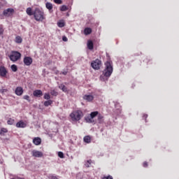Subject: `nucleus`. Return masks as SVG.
Listing matches in <instances>:
<instances>
[{
  "label": "nucleus",
  "mask_w": 179,
  "mask_h": 179,
  "mask_svg": "<svg viewBox=\"0 0 179 179\" xmlns=\"http://www.w3.org/2000/svg\"><path fill=\"white\" fill-rule=\"evenodd\" d=\"M105 69L103 71L102 75L100 76V80L104 82L107 80L113 73V63L111 62H106L105 63Z\"/></svg>",
  "instance_id": "f257e3e1"
},
{
  "label": "nucleus",
  "mask_w": 179,
  "mask_h": 179,
  "mask_svg": "<svg viewBox=\"0 0 179 179\" xmlns=\"http://www.w3.org/2000/svg\"><path fill=\"white\" fill-rule=\"evenodd\" d=\"M34 17L36 22H43V20H45L44 10L40 8H36L34 10Z\"/></svg>",
  "instance_id": "f03ea898"
},
{
  "label": "nucleus",
  "mask_w": 179,
  "mask_h": 179,
  "mask_svg": "<svg viewBox=\"0 0 179 179\" xmlns=\"http://www.w3.org/2000/svg\"><path fill=\"white\" fill-rule=\"evenodd\" d=\"M70 117L73 121H80L83 117V112L81 110H76L70 114Z\"/></svg>",
  "instance_id": "7ed1b4c3"
},
{
  "label": "nucleus",
  "mask_w": 179,
  "mask_h": 179,
  "mask_svg": "<svg viewBox=\"0 0 179 179\" xmlns=\"http://www.w3.org/2000/svg\"><path fill=\"white\" fill-rule=\"evenodd\" d=\"M8 57L12 62H16V61H19V59L22 57V54L17 51H12Z\"/></svg>",
  "instance_id": "20e7f679"
},
{
  "label": "nucleus",
  "mask_w": 179,
  "mask_h": 179,
  "mask_svg": "<svg viewBox=\"0 0 179 179\" xmlns=\"http://www.w3.org/2000/svg\"><path fill=\"white\" fill-rule=\"evenodd\" d=\"M91 66L94 69L99 70L100 69V66H101V61L96 59L95 61L92 62Z\"/></svg>",
  "instance_id": "39448f33"
},
{
  "label": "nucleus",
  "mask_w": 179,
  "mask_h": 179,
  "mask_svg": "<svg viewBox=\"0 0 179 179\" xmlns=\"http://www.w3.org/2000/svg\"><path fill=\"white\" fill-rule=\"evenodd\" d=\"M8 75V69L3 66H0V76L1 78H6Z\"/></svg>",
  "instance_id": "423d86ee"
},
{
  "label": "nucleus",
  "mask_w": 179,
  "mask_h": 179,
  "mask_svg": "<svg viewBox=\"0 0 179 179\" xmlns=\"http://www.w3.org/2000/svg\"><path fill=\"white\" fill-rule=\"evenodd\" d=\"M23 62L27 66H30L33 64V59L31 57H24Z\"/></svg>",
  "instance_id": "0eeeda50"
},
{
  "label": "nucleus",
  "mask_w": 179,
  "mask_h": 179,
  "mask_svg": "<svg viewBox=\"0 0 179 179\" xmlns=\"http://www.w3.org/2000/svg\"><path fill=\"white\" fill-rule=\"evenodd\" d=\"M97 115H99V112L98 111H94V112H92L90 113V117H86L85 120L87 121V122H92V120H93V118H94V117H97Z\"/></svg>",
  "instance_id": "6e6552de"
},
{
  "label": "nucleus",
  "mask_w": 179,
  "mask_h": 179,
  "mask_svg": "<svg viewBox=\"0 0 179 179\" xmlns=\"http://www.w3.org/2000/svg\"><path fill=\"white\" fill-rule=\"evenodd\" d=\"M27 127V123L23 122V120H20L16 123L17 128H26Z\"/></svg>",
  "instance_id": "1a4fd4ad"
},
{
  "label": "nucleus",
  "mask_w": 179,
  "mask_h": 179,
  "mask_svg": "<svg viewBox=\"0 0 179 179\" xmlns=\"http://www.w3.org/2000/svg\"><path fill=\"white\" fill-rule=\"evenodd\" d=\"M83 100H85L86 101L91 102L94 100V96L93 95L90 94H85L83 96Z\"/></svg>",
  "instance_id": "9d476101"
},
{
  "label": "nucleus",
  "mask_w": 179,
  "mask_h": 179,
  "mask_svg": "<svg viewBox=\"0 0 179 179\" xmlns=\"http://www.w3.org/2000/svg\"><path fill=\"white\" fill-rule=\"evenodd\" d=\"M13 12H15V10H13V8H8L6 10H4L3 12V15L4 16H9L10 15H12V13H13Z\"/></svg>",
  "instance_id": "9b49d317"
},
{
  "label": "nucleus",
  "mask_w": 179,
  "mask_h": 179,
  "mask_svg": "<svg viewBox=\"0 0 179 179\" xmlns=\"http://www.w3.org/2000/svg\"><path fill=\"white\" fill-rule=\"evenodd\" d=\"M23 88L22 87H17L15 93L17 96H22L23 94Z\"/></svg>",
  "instance_id": "f8f14e48"
},
{
  "label": "nucleus",
  "mask_w": 179,
  "mask_h": 179,
  "mask_svg": "<svg viewBox=\"0 0 179 179\" xmlns=\"http://www.w3.org/2000/svg\"><path fill=\"white\" fill-rule=\"evenodd\" d=\"M32 156H34V157H43V152L38 150H33Z\"/></svg>",
  "instance_id": "ddd939ff"
},
{
  "label": "nucleus",
  "mask_w": 179,
  "mask_h": 179,
  "mask_svg": "<svg viewBox=\"0 0 179 179\" xmlns=\"http://www.w3.org/2000/svg\"><path fill=\"white\" fill-rule=\"evenodd\" d=\"M33 94L34 97H41L43 96V91L41 90H36L34 91Z\"/></svg>",
  "instance_id": "4468645a"
},
{
  "label": "nucleus",
  "mask_w": 179,
  "mask_h": 179,
  "mask_svg": "<svg viewBox=\"0 0 179 179\" xmlns=\"http://www.w3.org/2000/svg\"><path fill=\"white\" fill-rule=\"evenodd\" d=\"M33 143L36 146H38V145H41V138H40V137H35L33 139Z\"/></svg>",
  "instance_id": "2eb2a0df"
},
{
  "label": "nucleus",
  "mask_w": 179,
  "mask_h": 179,
  "mask_svg": "<svg viewBox=\"0 0 179 179\" xmlns=\"http://www.w3.org/2000/svg\"><path fill=\"white\" fill-rule=\"evenodd\" d=\"M87 46L88 50H93V48H94V45L93 44V41L92 40H88L87 41Z\"/></svg>",
  "instance_id": "dca6fc26"
},
{
  "label": "nucleus",
  "mask_w": 179,
  "mask_h": 179,
  "mask_svg": "<svg viewBox=\"0 0 179 179\" xmlns=\"http://www.w3.org/2000/svg\"><path fill=\"white\" fill-rule=\"evenodd\" d=\"M27 14L29 15V16H34V11H33L31 10V8L29 7L27 8Z\"/></svg>",
  "instance_id": "f3484780"
},
{
  "label": "nucleus",
  "mask_w": 179,
  "mask_h": 179,
  "mask_svg": "<svg viewBox=\"0 0 179 179\" xmlns=\"http://www.w3.org/2000/svg\"><path fill=\"white\" fill-rule=\"evenodd\" d=\"M22 41H23V38H22V36H17L15 37V42L17 43V44H22Z\"/></svg>",
  "instance_id": "a211bd4d"
},
{
  "label": "nucleus",
  "mask_w": 179,
  "mask_h": 179,
  "mask_svg": "<svg viewBox=\"0 0 179 179\" xmlns=\"http://www.w3.org/2000/svg\"><path fill=\"white\" fill-rule=\"evenodd\" d=\"M83 141L85 143H90V142H92V137H90V136H85L83 138Z\"/></svg>",
  "instance_id": "6ab92c4d"
},
{
  "label": "nucleus",
  "mask_w": 179,
  "mask_h": 179,
  "mask_svg": "<svg viewBox=\"0 0 179 179\" xmlns=\"http://www.w3.org/2000/svg\"><path fill=\"white\" fill-rule=\"evenodd\" d=\"M59 89L62 90V92H64L65 93L68 92V88L64 84H61L60 85H59Z\"/></svg>",
  "instance_id": "aec40b11"
},
{
  "label": "nucleus",
  "mask_w": 179,
  "mask_h": 179,
  "mask_svg": "<svg viewBox=\"0 0 179 179\" xmlns=\"http://www.w3.org/2000/svg\"><path fill=\"white\" fill-rule=\"evenodd\" d=\"M84 34H85V36H88V34H92V28H85L84 29Z\"/></svg>",
  "instance_id": "412c9836"
},
{
  "label": "nucleus",
  "mask_w": 179,
  "mask_h": 179,
  "mask_svg": "<svg viewBox=\"0 0 179 179\" xmlns=\"http://www.w3.org/2000/svg\"><path fill=\"white\" fill-rule=\"evenodd\" d=\"M45 6L48 9V10H50V11L52 10V8H53L52 3H51L50 2H47L45 3Z\"/></svg>",
  "instance_id": "4be33fe9"
},
{
  "label": "nucleus",
  "mask_w": 179,
  "mask_h": 179,
  "mask_svg": "<svg viewBox=\"0 0 179 179\" xmlns=\"http://www.w3.org/2000/svg\"><path fill=\"white\" fill-rule=\"evenodd\" d=\"M58 27H65V22L64 20H60L57 22Z\"/></svg>",
  "instance_id": "5701e85b"
},
{
  "label": "nucleus",
  "mask_w": 179,
  "mask_h": 179,
  "mask_svg": "<svg viewBox=\"0 0 179 179\" xmlns=\"http://www.w3.org/2000/svg\"><path fill=\"white\" fill-rule=\"evenodd\" d=\"M51 104H52V101L50 99L44 102L45 107H48V106H51Z\"/></svg>",
  "instance_id": "b1692460"
},
{
  "label": "nucleus",
  "mask_w": 179,
  "mask_h": 179,
  "mask_svg": "<svg viewBox=\"0 0 179 179\" xmlns=\"http://www.w3.org/2000/svg\"><path fill=\"white\" fill-rule=\"evenodd\" d=\"M103 118H104V117L101 115V114H98V121L99 124H103Z\"/></svg>",
  "instance_id": "393cba45"
},
{
  "label": "nucleus",
  "mask_w": 179,
  "mask_h": 179,
  "mask_svg": "<svg viewBox=\"0 0 179 179\" xmlns=\"http://www.w3.org/2000/svg\"><path fill=\"white\" fill-rule=\"evenodd\" d=\"M61 12H66L68 10V7L65 5H63L60 7Z\"/></svg>",
  "instance_id": "a878e982"
},
{
  "label": "nucleus",
  "mask_w": 179,
  "mask_h": 179,
  "mask_svg": "<svg viewBox=\"0 0 179 179\" xmlns=\"http://www.w3.org/2000/svg\"><path fill=\"white\" fill-rule=\"evenodd\" d=\"M11 70L13 71V72H17V66H16L15 64L11 65Z\"/></svg>",
  "instance_id": "bb28decb"
},
{
  "label": "nucleus",
  "mask_w": 179,
  "mask_h": 179,
  "mask_svg": "<svg viewBox=\"0 0 179 179\" xmlns=\"http://www.w3.org/2000/svg\"><path fill=\"white\" fill-rule=\"evenodd\" d=\"M92 163V159L87 160V161L85 162V167H90Z\"/></svg>",
  "instance_id": "cd10ccee"
},
{
  "label": "nucleus",
  "mask_w": 179,
  "mask_h": 179,
  "mask_svg": "<svg viewBox=\"0 0 179 179\" xmlns=\"http://www.w3.org/2000/svg\"><path fill=\"white\" fill-rule=\"evenodd\" d=\"M43 99H45V100H50V99H51V96H50V94L48 93H45Z\"/></svg>",
  "instance_id": "c85d7f7f"
},
{
  "label": "nucleus",
  "mask_w": 179,
  "mask_h": 179,
  "mask_svg": "<svg viewBox=\"0 0 179 179\" xmlns=\"http://www.w3.org/2000/svg\"><path fill=\"white\" fill-rule=\"evenodd\" d=\"M13 122H15V120H13L12 118H10L8 121L7 123L8 125H13Z\"/></svg>",
  "instance_id": "c756f323"
},
{
  "label": "nucleus",
  "mask_w": 179,
  "mask_h": 179,
  "mask_svg": "<svg viewBox=\"0 0 179 179\" xmlns=\"http://www.w3.org/2000/svg\"><path fill=\"white\" fill-rule=\"evenodd\" d=\"M8 89L2 88L0 90V93H1V94H4V93H8Z\"/></svg>",
  "instance_id": "7c9ffc66"
},
{
  "label": "nucleus",
  "mask_w": 179,
  "mask_h": 179,
  "mask_svg": "<svg viewBox=\"0 0 179 179\" xmlns=\"http://www.w3.org/2000/svg\"><path fill=\"white\" fill-rule=\"evenodd\" d=\"M50 94H51L52 96H58V92H57V91H55V90H52V91L50 92Z\"/></svg>",
  "instance_id": "2f4dec72"
},
{
  "label": "nucleus",
  "mask_w": 179,
  "mask_h": 179,
  "mask_svg": "<svg viewBox=\"0 0 179 179\" xmlns=\"http://www.w3.org/2000/svg\"><path fill=\"white\" fill-rule=\"evenodd\" d=\"M3 31H5V29H3V27L2 25L0 26V36H2L3 34Z\"/></svg>",
  "instance_id": "473e14b6"
},
{
  "label": "nucleus",
  "mask_w": 179,
  "mask_h": 179,
  "mask_svg": "<svg viewBox=\"0 0 179 179\" xmlns=\"http://www.w3.org/2000/svg\"><path fill=\"white\" fill-rule=\"evenodd\" d=\"M58 156L59 157H60V159H64V152H58Z\"/></svg>",
  "instance_id": "72a5a7b5"
},
{
  "label": "nucleus",
  "mask_w": 179,
  "mask_h": 179,
  "mask_svg": "<svg viewBox=\"0 0 179 179\" xmlns=\"http://www.w3.org/2000/svg\"><path fill=\"white\" fill-rule=\"evenodd\" d=\"M55 3H57L58 5L62 4V0H54Z\"/></svg>",
  "instance_id": "f704fd0d"
},
{
  "label": "nucleus",
  "mask_w": 179,
  "mask_h": 179,
  "mask_svg": "<svg viewBox=\"0 0 179 179\" xmlns=\"http://www.w3.org/2000/svg\"><path fill=\"white\" fill-rule=\"evenodd\" d=\"M23 99L24 100H27V101H30V96H29V95H25L23 96Z\"/></svg>",
  "instance_id": "c9c22d12"
},
{
  "label": "nucleus",
  "mask_w": 179,
  "mask_h": 179,
  "mask_svg": "<svg viewBox=\"0 0 179 179\" xmlns=\"http://www.w3.org/2000/svg\"><path fill=\"white\" fill-rule=\"evenodd\" d=\"M1 129L2 134H6V132H8V129L6 128H1Z\"/></svg>",
  "instance_id": "e433bc0d"
},
{
  "label": "nucleus",
  "mask_w": 179,
  "mask_h": 179,
  "mask_svg": "<svg viewBox=\"0 0 179 179\" xmlns=\"http://www.w3.org/2000/svg\"><path fill=\"white\" fill-rule=\"evenodd\" d=\"M102 179H113V176H104L103 178H102Z\"/></svg>",
  "instance_id": "4c0bfd02"
},
{
  "label": "nucleus",
  "mask_w": 179,
  "mask_h": 179,
  "mask_svg": "<svg viewBox=\"0 0 179 179\" xmlns=\"http://www.w3.org/2000/svg\"><path fill=\"white\" fill-rule=\"evenodd\" d=\"M62 41H68V38H66V36H63L62 37Z\"/></svg>",
  "instance_id": "58836bf2"
},
{
  "label": "nucleus",
  "mask_w": 179,
  "mask_h": 179,
  "mask_svg": "<svg viewBox=\"0 0 179 179\" xmlns=\"http://www.w3.org/2000/svg\"><path fill=\"white\" fill-rule=\"evenodd\" d=\"M143 167H148V162H145L143 164Z\"/></svg>",
  "instance_id": "ea45409f"
},
{
  "label": "nucleus",
  "mask_w": 179,
  "mask_h": 179,
  "mask_svg": "<svg viewBox=\"0 0 179 179\" xmlns=\"http://www.w3.org/2000/svg\"><path fill=\"white\" fill-rule=\"evenodd\" d=\"M68 73V71H63L62 75H66Z\"/></svg>",
  "instance_id": "a19ab883"
},
{
  "label": "nucleus",
  "mask_w": 179,
  "mask_h": 179,
  "mask_svg": "<svg viewBox=\"0 0 179 179\" xmlns=\"http://www.w3.org/2000/svg\"><path fill=\"white\" fill-rule=\"evenodd\" d=\"M51 179H58V178L57 176H52Z\"/></svg>",
  "instance_id": "79ce46f5"
},
{
  "label": "nucleus",
  "mask_w": 179,
  "mask_h": 179,
  "mask_svg": "<svg viewBox=\"0 0 179 179\" xmlns=\"http://www.w3.org/2000/svg\"><path fill=\"white\" fill-rule=\"evenodd\" d=\"M17 179H24V178L17 177Z\"/></svg>",
  "instance_id": "37998d69"
},
{
  "label": "nucleus",
  "mask_w": 179,
  "mask_h": 179,
  "mask_svg": "<svg viewBox=\"0 0 179 179\" xmlns=\"http://www.w3.org/2000/svg\"><path fill=\"white\" fill-rule=\"evenodd\" d=\"M2 130H1V129H0V135H2Z\"/></svg>",
  "instance_id": "c03bdc74"
},
{
  "label": "nucleus",
  "mask_w": 179,
  "mask_h": 179,
  "mask_svg": "<svg viewBox=\"0 0 179 179\" xmlns=\"http://www.w3.org/2000/svg\"><path fill=\"white\" fill-rule=\"evenodd\" d=\"M10 179H15V178H10Z\"/></svg>",
  "instance_id": "a18cd8bd"
}]
</instances>
